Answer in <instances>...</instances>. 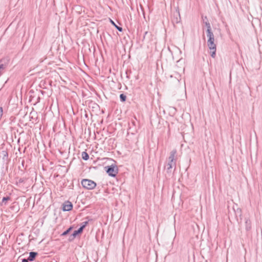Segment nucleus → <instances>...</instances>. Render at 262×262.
Returning a JSON list of instances; mask_svg holds the SVG:
<instances>
[{"instance_id":"1","label":"nucleus","mask_w":262,"mask_h":262,"mask_svg":"<svg viewBox=\"0 0 262 262\" xmlns=\"http://www.w3.org/2000/svg\"><path fill=\"white\" fill-rule=\"evenodd\" d=\"M81 185L82 187L87 190H92L94 189L96 186V183L93 180L90 179H83L81 181Z\"/></svg>"},{"instance_id":"2","label":"nucleus","mask_w":262,"mask_h":262,"mask_svg":"<svg viewBox=\"0 0 262 262\" xmlns=\"http://www.w3.org/2000/svg\"><path fill=\"white\" fill-rule=\"evenodd\" d=\"M104 168L108 176L112 177H115L118 172V168L115 164L105 166Z\"/></svg>"},{"instance_id":"3","label":"nucleus","mask_w":262,"mask_h":262,"mask_svg":"<svg viewBox=\"0 0 262 262\" xmlns=\"http://www.w3.org/2000/svg\"><path fill=\"white\" fill-rule=\"evenodd\" d=\"M176 164L175 163H169L166 164L165 166L166 171V174L168 175V177H170L172 176L173 171L176 169Z\"/></svg>"},{"instance_id":"4","label":"nucleus","mask_w":262,"mask_h":262,"mask_svg":"<svg viewBox=\"0 0 262 262\" xmlns=\"http://www.w3.org/2000/svg\"><path fill=\"white\" fill-rule=\"evenodd\" d=\"M207 33V36L208 38L207 40V46L209 47H212L211 48H213V46H215L216 45L214 43V34L212 32H208Z\"/></svg>"},{"instance_id":"5","label":"nucleus","mask_w":262,"mask_h":262,"mask_svg":"<svg viewBox=\"0 0 262 262\" xmlns=\"http://www.w3.org/2000/svg\"><path fill=\"white\" fill-rule=\"evenodd\" d=\"M177 150L173 149L170 152V156L168 157V162L169 163H175L176 164L177 161Z\"/></svg>"},{"instance_id":"6","label":"nucleus","mask_w":262,"mask_h":262,"mask_svg":"<svg viewBox=\"0 0 262 262\" xmlns=\"http://www.w3.org/2000/svg\"><path fill=\"white\" fill-rule=\"evenodd\" d=\"M73 209V204L72 203L69 201H67L64 202L62 204V210L63 211H71Z\"/></svg>"},{"instance_id":"7","label":"nucleus","mask_w":262,"mask_h":262,"mask_svg":"<svg viewBox=\"0 0 262 262\" xmlns=\"http://www.w3.org/2000/svg\"><path fill=\"white\" fill-rule=\"evenodd\" d=\"M82 228H78V230H75L73 233L69 236V241L72 242L76 237L77 235L82 233Z\"/></svg>"},{"instance_id":"8","label":"nucleus","mask_w":262,"mask_h":262,"mask_svg":"<svg viewBox=\"0 0 262 262\" xmlns=\"http://www.w3.org/2000/svg\"><path fill=\"white\" fill-rule=\"evenodd\" d=\"M11 198L9 196H4L2 199V201L0 203L1 206H5L8 205V202L11 201Z\"/></svg>"},{"instance_id":"9","label":"nucleus","mask_w":262,"mask_h":262,"mask_svg":"<svg viewBox=\"0 0 262 262\" xmlns=\"http://www.w3.org/2000/svg\"><path fill=\"white\" fill-rule=\"evenodd\" d=\"M245 229L246 231H249L251 229V222L248 217L245 218Z\"/></svg>"},{"instance_id":"10","label":"nucleus","mask_w":262,"mask_h":262,"mask_svg":"<svg viewBox=\"0 0 262 262\" xmlns=\"http://www.w3.org/2000/svg\"><path fill=\"white\" fill-rule=\"evenodd\" d=\"M38 255V253L36 252H30L29 253V256L28 257V260L30 261H33L35 260L36 256Z\"/></svg>"},{"instance_id":"11","label":"nucleus","mask_w":262,"mask_h":262,"mask_svg":"<svg viewBox=\"0 0 262 262\" xmlns=\"http://www.w3.org/2000/svg\"><path fill=\"white\" fill-rule=\"evenodd\" d=\"M212 47H209V49L210 50V55L212 58H215L216 55V46H213V48H211Z\"/></svg>"},{"instance_id":"12","label":"nucleus","mask_w":262,"mask_h":262,"mask_svg":"<svg viewBox=\"0 0 262 262\" xmlns=\"http://www.w3.org/2000/svg\"><path fill=\"white\" fill-rule=\"evenodd\" d=\"M204 24L207 27L206 33L212 32L211 25L209 21H204Z\"/></svg>"},{"instance_id":"13","label":"nucleus","mask_w":262,"mask_h":262,"mask_svg":"<svg viewBox=\"0 0 262 262\" xmlns=\"http://www.w3.org/2000/svg\"><path fill=\"white\" fill-rule=\"evenodd\" d=\"M73 226H70L66 231H64L62 233H61L60 236H64L68 235L72 231V230L73 229Z\"/></svg>"},{"instance_id":"14","label":"nucleus","mask_w":262,"mask_h":262,"mask_svg":"<svg viewBox=\"0 0 262 262\" xmlns=\"http://www.w3.org/2000/svg\"><path fill=\"white\" fill-rule=\"evenodd\" d=\"M110 21L111 23V24L114 26H115V27L119 31V32H122L123 31V29L122 27H119L118 26H117L115 23V22L112 20L111 19H110Z\"/></svg>"},{"instance_id":"15","label":"nucleus","mask_w":262,"mask_h":262,"mask_svg":"<svg viewBox=\"0 0 262 262\" xmlns=\"http://www.w3.org/2000/svg\"><path fill=\"white\" fill-rule=\"evenodd\" d=\"M82 158L86 161L89 159V155L86 151H83L81 154Z\"/></svg>"},{"instance_id":"16","label":"nucleus","mask_w":262,"mask_h":262,"mask_svg":"<svg viewBox=\"0 0 262 262\" xmlns=\"http://www.w3.org/2000/svg\"><path fill=\"white\" fill-rule=\"evenodd\" d=\"M90 221V220H89L88 221L83 222L81 223V226L79 227V228H82V231H83V229L85 228V227L87 226V225L89 224V222ZM91 221H92L91 219Z\"/></svg>"},{"instance_id":"17","label":"nucleus","mask_w":262,"mask_h":262,"mask_svg":"<svg viewBox=\"0 0 262 262\" xmlns=\"http://www.w3.org/2000/svg\"><path fill=\"white\" fill-rule=\"evenodd\" d=\"M119 98L120 101L122 102H125L126 100V96L124 94H121L119 96Z\"/></svg>"},{"instance_id":"18","label":"nucleus","mask_w":262,"mask_h":262,"mask_svg":"<svg viewBox=\"0 0 262 262\" xmlns=\"http://www.w3.org/2000/svg\"><path fill=\"white\" fill-rule=\"evenodd\" d=\"M202 19H203V20L204 23V21H206L207 20H208V18H207V17L206 16H202Z\"/></svg>"},{"instance_id":"19","label":"nucleus","mask_w":262,"mask_h":262,"mask_svg":"<svg viewBox=\"0 0 262 262\" xmlns=\"http://www.w3.org/2000/svg\"><path fill=\"white\" fill-rule=\"evenodd\" d=\"M29 261L28 260V258H23L21 259V262H29Z\"/></svg>"},{"instance_id":"20","label":"nucleus","mask_w":262,"mask_h":262,"mask_svg":"<svg viewBox=\"0 0 262 262\" xmlns=\"http://www.w3.org/2000/svg\"><path fill=\"white\" fill-rule=\"evenodd\" d=\"M19 183H22L24 182V180L23 179H20L18 181Z\"/></svg>"},{"instance_id":"21","label":"nucleus","mask_w":262,"mask_h":262,"mask_svg":"<svg viewBox=\"0 0 262 262\" xmlns=\"http://www.w3.org/2000/svg\"><path fill=\"white\" fill-rule=\"evenodd\" d=\"M3 152L4 153V156H8V154L7 152L3 151Z\"/></svg>"},{"instance_id":"22","label":"nucleus","mask_w":262,"mask_h":262,"mask_svg":"<svg viewBox=\"0 0 262 262\" xmlns=\"http://www.w3.org/2000/svg\"><path fill=\"white\" fill-rule=\"evenodd\" d=\"M148 34V32H147V31H146V32H145V33H144V36H143V39H144V38H145V35H146V34Z\"/></svg>"},{"instance_id":"23","label":"nucleus","mask_w":262,"mask_h":262,"mask_svg":"<svg viewBox=\"0 0 262 262\" xmlns=\"http://www.w3.org/2000/svg\"><path fill=\"white\" fill-rule=\"evenodd\" d=\"M41 92L42 94H43V93H44V92L42 91H41Z\"/></svg>"},{"instance_id":"24","label":"nucleus","mask_w":262,"mask_h":262,"mask_svg":"<svg viewBox=\"0 0 262 262\" xmlns=\"http://www.w3.org/2000/svg\"><path fill=\"white\" fill-rule=\"evenodd\" d=\"M178 14L179 15V17L180 16L179 12L178 13Z\"/></svg>"}]
</instances>
